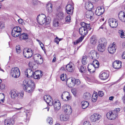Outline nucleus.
Instances as JSON below:
<instances>
[{
    "mask_svg": "<svg viewBox=\"0 0 125 125\" xmlns=\"http://www.w3.org/2000/svg\"><path fill=\"white\" fill-rule=\"evenodd\" d=\"M18 95H21V98H22L23 97L24 93L23 92H21V93H18Z\"/></svg>",
    "mask_w": 125,
    "mask_h": 125,
    "instance_id": "680f3d73",
    "label": "nucleus"
},
{
    "mask_svg": "<svg viewBox=\"0 0 125 125\" xmlns=\"http://www.w3.org/2000/svg\"><path fill=\"white\" fill-rule=\"evenodd\" d=\"M5 88V85L4 84H1L0 85V89L1 90H3Z\"/></svg>",
    "mask_w": 125,
    "mask_h": 125,
    "instance_id": "13d9d810",
    "label": "nucleus"
},
{
    "mask_svg": "<svg viewBox=\"0 0 125 125\" xmlns=\"http://www.w3.org/2000/svg\"><path fill=\"white\" fill-rule=\"evenodd\" d=\"M109 76L108 73L103 72L100 75V78L102 80H105L108 78Z\"/></svg>",
    "mask_w": 125,
    "mask_h": 125,
    "instance_id": "5701e85b",
    "label": "nucleus"
},
{
    "mask_svg": "<svg viewBox=\"0 0 125 125\" xmlns=\"http://www.w3.org/2000/svg\"><path fill=\"white\" fill-rule=\"evenodd\" d=\"M108 23L109 26L112 28H115L118 25L117 21L113 18H110L109 19Z\"/></svg>",
    "mask_w": 125,
    "mask_h": 125,
    "instance_id": "0eeeda50",
    "label": "nucleus"
},
{
    "mask_svg": "<svg viewBox=\"0 0 125 125\" xmlns=\"http://www.w3.org/2000/svg\"><path fill=\"white\" fill-rule=\"evenodd\" d=\"M92 12L91 11H87L85 14V17L87 18L90 19L92 20H93V17L91 15Z\"/></svg>",
    "mask_w": 125,
    "mask_h": 125,
    "instance_id": "393cba45",
    "label": "nucleus"
},
{
    "mask_svg": "<svg viewBox=\"0 0 125 125\" xmlns=\"http://www.w3.org/2000/svg\"><path fill=\"white\" fill-rule=\"evenodd\" d=\"M38 72L37 71H35L34 73V74L32 77H33L35 79H39L40 78V77L38 73Z\"/></svg>",
    "mask_w": 125,
    "mask_h": 125,
    "instance_id": "f704fd0d",
    "label": "nucleus"
},
{
    "mask_svg": "<svg viewBox=\"0 0 125 125\" xmlns=\"http://www.w3.org/2000/svg\"><path fill=\"white\" fill-rule=\"evenodd\" d=\"M22 85L24 90L28 93L32 92L35 87L34 82L31 80H24Z\"/></svg>",
    "mask_w": 125,
    "mask_h": 125,
    "instance_id": "f257e3e1",
    "label": "nucleus"
},
{
    "mask_svg": "<svg viewBox=\"0 0 125 125\" xmlns=\"http://www.w3.org/2000/svg\"><path fill=\"white\" fill-rule=\"evenodd\" d=\"M119 108H116L113 111H110L107 113L106 116L107 118L110 120L115 119L118 116V113L120 111Z\"/></svg>",
    "mask_w": 125,
    "mask_h": 125,
    "instance_id": "7ed1b4c3",
    "label": "nucleus"
},
{
    "mask_svg": "<svg viewBox=\"0 0 125 125\" xmlns=\"http://www.w3.org/2000/svg\"><path fill=\"white\" fill-rule=\"evenodd\" d=\"M93 62V63L90 64H88V65L90 67H93V68H97L98 67V66L97 64H95V63H98V62L95 59L94 60Z\"/></svg>",
    "mask_w": 125,
    "mask_h": 125,
    "instance_id": "cd10ccee",
    "label": "nucleus"
},
{
    "mask_svg": "<svg viewBox=\"0 0 125 125\" xmlns=\"http://www.w3.org/2000/svg\"><path fill=\"white\" fill-rule=\"evenodd\" d=\"M16 48L17 53H20L21 52L20 46L19 45H17Z\"/></svg>",
    "mask_w": 125,
    "mask_h": 125,
    "instance_id": "49530a36",
    "label": "nucleus"
},
{
    "mask_svg": "<svg viewBox=\"0 0 125 125\" xmlns=\"http://www.w3.org/2000/svg\"><path fill=\"white\" fill-rule=\"evenodd\" d=\"M81 24L82 26L81 27H84L87 28H89L90 26V25L89 24H87L84 22H81Z\"/></svg>",
    "mask_w": 125,
    "mask_h": 125,
    "instance_id": "c9c22d12",
    "label": "nucleus"
},
{
    "mask_svg": "<svg viewBox=\"0 0 125 125\" xmlns=\"http://www.w3.org/2000/svg\"><path fill=\"white\" fill-rule=\"evenodd\" d=\"M11 96L12 98H14L17 97V93L14 91H11L10 92Z\"/></svg>",
    "mask_w": 125,
    "mask_h": 125,
    "instance_id": "ea45409f",
    "label": "nucleus"
},
{
    "mask_svg": "<svg viewBox=\"0 0 125 125\" xmlns=\"http://www.w3.org/2000/svg\"><path fill=\"white\" fill-rule=\"evenodd\" d=\"M97 92L94 91L92 95V100L93 102H95L97 98Z\"/></svg>",
    "mask_w": 125,
    "mask_h": 125,
    "instance_id": "7c9ffc66",
    "label": "nucleus"
},
{
    "mask_svg": "<svg viewBox=\"0 0 125 125\" xmlns=\"http://www.w3.org/2000/svg\"><path fill=\"white\" fill-rule=\"evenodd\" d=\"M116 47L115 44L110 45L108 48V50L109 52L111 54H113L115 52Z\"/></svg>",
    "mask_w": 125,
    "mask_h": 125,
    "instance_id": "a211bd4d",
    "label": "nucleus"
},
{
    "mask_svg": "<svg viewBox=\"0 0 125 125\" xmlns=\"http://www.w3.org/2000/svg\"><path fill=\"white\" fill-rule=\"evenodd\" d=\"M69 92H63L61 95V98L64 101L66 100V98L67 96L68 95Z\"/></svg>",
    "mask_w": 125,
    "mask_h": 125,
    "instance_id": "473e14b6",
    "label": "nucleus"
},
{
    "mask_svg": "<svg viewBox=\"0 0 125 125\" xmlns=\"http://www.w3.org/2000/svg\"><path fill=\"white\" fill-rule=\"evenodd\" d=\"M118 33L120 37L122 38H125V33H124L123 31L121 30L118 31Z\"/></svg>",
    "mask_w": 125,
    "mask_h": 125,
    "instance_id": "e433bc0d",
    "label": "nucleus"
},
{
    "mask_svg": "<svg viewBox=\"0 0 125 125\" xmlns=\"http://www.w3.org/2000/svg\"><path fill=\"white\" fill-rule=\"evenodd\" d=\"M97 52L95 51H91L89 53V56L93 60L96 59L98 58Z\"/></svg>",
    "mask_w": 125,
    "mask_h": 125,
    "instance_id": "ddd939ff",
    "label": "nucleus"
},
{
    "mask_svg": "<svg viewBox=\"0 0 125 125\" xmlns=\"http://www.w3.org/2000/svg\"><path fill=\"white\" fill-rule=\"evenodd\" d=\"M71 20V17L70 15H68L66 17L65 21L66 22H70Z\"/></svg>",
    "mask_w": 125,
    "mask_h": 125,
    "instance_id": "864d4df0",
    "label": "nucleus"
},
{
    "mask_svg": "<svg viewBox=\"0 0 125 125\" xmlns=\"http://www.w3.org/2000/svg\"><path fill=\"white\" fill-rule=\"evenodd\" d=\"M89 28H87L83 27H81L79 29V32L80 34L82 36H84L88 33V29Z\"/></svg>",
    "mask_w": 125,
    "mask_h": 125,
    "instance_id": "f8f14e48",
    "label": "nucleus"
},
{
    "mask_svg": "<svg viewBox=\"0 0 125 125\" xmlns=\"http://www.w3.org/2000/svg\"><path fill=\"white\" fill-rule=\"evenodd\" d=\"M23 55L26 58H31L33 55L32 50L31 49H24L23 50Z\"/></svg>",
    "mask_w": 125,
    "mask_h": 125,
    "instance_id": "423d86ee",
    "label": "nucleus"
},
{
    "mask_svg": "<svg viewBox=\"0 0 125 125\" xmlns=\"http://www.w3.org/2000/svg\"><path fill=\"white\" fill-rule=\"evenodd\" d=\"M66 82L68 84L69 87L71 88L73 87L75 84L78 85L80 83V82L79 79H76L74 78L68 79Z\"/></svg>",
    "mask_w": 125,
    "mask_h": 125,
    "instance_id": "20e7f679",
    "label": "nucleus"
},
{
    "mask_svg": "<svg viewBox=\"0 0 125 125\" xmlns=\"http://www.w3.org/2000/svg\"><path fill=\"white\" fill-rule=\"evenodd\" d=\"M28 35L27 34L23 33L21 34L19 38L21 40H26L28 38Z\"/></svg>",
    "mask_w": 125,
    "mask_h": 125,
    "instance_id": "c756f323",
    "label": "nucleus"
},
{
    "mask_svg": "<svg viewBox=\"0 0 125 125\" xmlns=\"http://www.w3.org/2000/svg\"><path fill=\"white\" fill-rule=\"evenodd\" d=\"M104 10V9L103 7H99L96 9L95 13L98 16H99L103 14Z\"/></svg>",
    "mask_w": 125,
    "mask_h": 125,
    "instance_id": "9b49d317",
    "label": "nucleus"
},
{
    "mask_svg": "<svg viewBox=\"0 0 125 125\" xmlns=\"http://www.w3.org/2000/svg\"><path fill=\"white\" fill-rule=\"evenodd\" d=\"M34 73L33 71L31 69H31H26L25 72V74L27 75V77L29 78H31L32 77L34 74Z\"/></svg>",
    "mask_w": 125,
    "mask_h": 125,
    "instance_id": "2eb2a0df",
    "label": "nucleus"
},
{
    "mask_svg": "<svg viewBox=\"0 0 125 125\" xmlns=\"http://www.w3.org/2000/svg\"><path fill=\"white\" fill-rule=\"evenodd\" d=\"M87 57L86 56H83L82 59V63L83 65H85L87 64Z\"/></svg>",
    "mask_w": 125,
    "mask_h": 125,
    "instance_id": "58836bf2",
    "label": "nucleus"
},
{
    "mask_svg": "<svg viewBox=\"0 0 125 125\" xmlns=\"http://www.w3.org/2000/svg\"><path fill=\"white\" fill-rule=\"evenodd\" d=\"M61 39H59L58 37H56L54 40V42L57 44H58L59 43V42L61 40Z\"/></svg>",
    "mask_w": 125,
    "mask_h": 125,
    "instance_id": "5fc2aeb1",
    "label": "nucleus"
},
{
    "mask_svg": "<svg viewBox=\"0 0 125 125\" xmlns=\"http://www.w3.org/2000/svg\"><path fill=\"white\" fill-rule=\"evenodd\" d=\"M90 42L93 45L96 44L97 42V40L96 36L93 35L90 38Z\"/></svg>",
    "mask_w": 125,
    "mask_h": 125,
    "instance_id": "c85d7f7f",
    "label": "nucleus"
},
{
    "mask_svg": "<svg viewBox=\"0 0 125 125\" xmlns=\"http://www.w3.org/2000/svg\"><path fill=\"white\" fill-rule=\"evenodd\" d=\"M21 34V32H18L13 31H12L11 34L13 36L16 37L18 36Z\"/></svg>",
    "mask_w": 125,
    "mask_h": 125,
    "instance_id": "79ce46f5",
    "label": "nucleus"
},
{
    "mask_svg": "<svg viewBox=\"0 0 125 125\" xmlns=\"http://www.w3.org/2000/svg\"><path fill=\"white\" fill-rule=\"evenodd\" d=\"M63 108L65 113L69 115L72 112V109L71 107L69 105H64Z\"/></svg>",
    "mask_w": 125,
    "mask_h": 125,
    "instance_id": "4468645a",
    "label": "nucleus"
},
{
    "mask_svg": "<svg viewBox=\"0 0 125 125\" xmlns=\"http://www.w3.org/2000/svg\"><path fill=\"white\" fill-rule=\"evenodd\" d=\"M86 69V67L84 65H82L80 68L81 72L82 73L85 72Z\"/></svg>",
    "mask_w": 125,
    "mask_h": 125,
    "instance_id": "de8ad7c7",
    "label": "nucleus"
},
{
    "mask_svg": "<svg viewBox=\"0 0 125 125\" xmlns=\"http://www.w3.org/2000/svg\"><path fill=\"white\" fill-rule=\"evenodd\" d=\"M74 7L73 5L71 4H68L66 6V11L68 14H73Z\"/></svg>",
    "mask_w": 125,
    "mask_h": 125,
    "instance_id": "1a4fd4ad",
    "label": "nucleus"
},
{
    "mask_svg": "<svg viewBox=\"0 0 125 125\" xmlns=\"http://www.w3.org/2000/svg\"><path fill=\"white\" fill-rule=\"evenodd\" d=\"M14 123V121L10 119H6L4 121L5 125H13Z\"/></svg>",
    "mask_w": 125,
    "mask_h": 125,
    "instance_id": "b1692460",
    "label": "nucleus"
},
{
    "mask_svg": "<svg viewBox=\"0 0 125 125\" xmlns=\"http://www.w3.org/2000/svg\"><path fill=\"white\" fill-rule=\"evenodd\" d=\"M66 68L68 71L71 72H73L74 69L72 63L68 64L66 66Z\"/></svg>",
    "mask_w": 125,
    "mask_h": 125,
    "instance_id": "6ab92c4d",
    "label": "nucleus"
},
{
    "mask_svg": "<svg viewBox=\"0 0 125 125\" xmlns=\"http://www.w3.org/2000/svg\"><path fill=\"white\" fill-rule=\"evenodd\" d=\"M101 118L100 115L97 114H94L91 116V120L92 122H95L98 121Z\"/></svg>",
    "mask_w": 125,
    "mask_h": 125,
    "instance_id": "9d476101",
    "label": "nucleus"
},
{
    "mask_svg": "<svg viewBox=\"0 0 125 125\" xmlns=\"http://www.w3.org/2000/svg\"><path fill=\"white\" fill-rule=\"evenodd\" d=\"M112 65L114 68L119 69L121 67V62L120 61H115L113 63Z\"/></svg>",
    "mask_w": 125,
    "mask_h": 125,
    "instance_id": "f3484780",
    "label": "nucleus"
},
{
    "mask_svg": "<svg viewBox=\"0 0 125 125\" xmlns=\"http://www.w3.org/2000/svg\"><path fill=\"white\" fill-rule=\"evenodd\" d=\"M38 22L41 25H42L49 24L51 21L50 18L49 17H46V16L43 14H41L38 15L37 18Z\"/></svg>",
    "mask_w": 125,
    "mask_h": 125,
    "instance_id": "f03ea898",
    "label": "nucleus"
},
{
    "mask_svg": "<svg viewBox=\"0 0 125 125\" xmlns=\"http://www.w3.org/2000/svg\"><path fill=\"white\" fill-rule=\"evenodd\" d=\"M105 46L99 43L98 45L97 49L98 51L101 52H103L105 50Z\"/></svg>",
    "mask_w": 125,
    "mask_h": 125,
    "instance_id": "bb28decb",
    "label": "nucleus"
},
{
    "mask_svg": "<svg viewBox=\"0 0 125 125\" xmlns=\"http://www.w3.org/2000/svg\"><path fill=\"white\" fill-rule=\"evenodd\" d=\"M60 78L62 81H67L66 75V74H63L61 75Z\"/></svg>",
    "mask_w": 125,
    "mask_h": 125,
    "instance_id": "c03bdc74",
    "label": "nucleus"
},
{
    "mask_svg": "<svg viewBox=\"0 0 125 125\" xmlns=\"http://www.w3.org/2000/svg\"><path fill=\"white\" fill-rule=\"evenodd\" d=\"M99 0H88L91 3H95Z\"/></svg>",
    "mask_w": 125,
    "mask_h": 125,
    "instance_id": "69168bd1",
    "label": "nucleus"
},
{
    "mask_svg": "<svg viewBox=\"0 0 125 125\" xmlns=\"http://www.w3.org/2000/svg\"><path fill=\"white\" fill-rule=\"evenodd\" d=\"M71 96L70 95V94L69 93L68 95L66 97V98L67 99V101L70 100L71 99Z\"/></svg>",
    "mask_w": 125,
    "mask_h": 125,
    "instance_id": "e2e57ef3",
    "label": "nucleus"
},
{
    "mask_svg": "<svg viewBox=\"0 0 125 125\" xmlns=\"http://www.w3.org/2000/svg\"><path fill=\"white\" fill-rule=\"evenodd\" d=\"M82 107L83 109L86 108L89 105V104L88 102L86 101H83L82 102Z\"/></svg>",
    "mask_w": 125,
    "mask_h": 125,
    "instance_id": "2f4dec72",
    "label": "nucleus"
},
{
    "mask_svg": "<svg viewBox=\"0 0 125 125\" xmlns=\"http://www.w3.org/2000/svg\"><path fill=\"white\" fill-rule=\"evenodd\" d=\"M10 74L14 78L18 77L20 74V71L18 68L17 67L13 68L11 70Z\"/></svg>",
    "mask_w": 125,
    "mask_h": 125,
    "instance_id": "39448f33",
    "label": "nucleus"
},
{
    "mask_svg": "<svg viewBox=\"0 0 125 125\" xmlns=\"http://www.w3.org/2000/svg\"><path fill=\"white\" fill-rule=\"evenodd\" d=\"M41 56L39 54H36L33 56V59L35 62L38 60L39 58H41Z\"/></svg>",
    "mask_w": 125,
    "mask_h": 125,
    "instance_id": "37998d69",
    "label": "nucleus"
},
{
    "mask_svg": "<svg viewBox=\"0 0 125 125\" xmlns=\"http://www.w3.org/2000/svg\"><path fill=\"white\" fill-rule=\"evenodd\" d=\"M12 31H16L18 32H21V28L19 26L14 27Z\"/></svg>",
    "mask_w": 125,
    "mask_h": 125,
    "instance_id": "a19ab883",
    "label": "nucleus"
},
{
    "mask_svg": "<svg viewBox=\"0 0 125 125\" xmlns=\"http://www.w3.org/2000/svg\"><path fill=\"white\" fill-rule=\"evenodd\" d=\"M29 67L33 69H34V67L35 66H36V65L33 64V63L31 62H29Z\"/></svg>",
    "mask_w": 125,
    "mask_h": 125,
    "instance_id": "603ef678",
    "label": "nucleus"
},
{
    "mask_svg": "<svg viewBox=\"0 0 125 125\" xmlns=\"http://www.w3.org/2000/svg\"><path fill=\"white\" fill-rule=\"evenodd\" d=\"M122 100L123 101L124 103L125 104V93L123 97Z\"/></svg>",
    "mask_w": 125,
    "mask_h": 125,
    "instance_id": "774afa93",
    "label": "nucleus"
},
{
    "mask_svg": "<svg viewBox=\"0 0 125 125\" xmlns=\"http://www.w3.org/2000/svg\"><path fill=\"white\" fill-rule=\"evenodd\" d=\"M91 97V94L88 92H86L84 93L83 96V98L86 100L89 99Z\"/></svg>",
    "mask_w": 125,
    "mask_h": 125,
    "instance_id": "72a5a7b5",
    "label": "nucleus"
},
{
    "mask_svg": "<svg viewBox=\"0 0 125 125\" xmlns=\"http://www.w3.org/2000/svg\"><path fill=\"white\" fill-rule=\"evenodd\" d=\"M85 7L86 9L88 10H90L93 8V5L90 2H87L85 3Z\"/></svg>",
    "mask_w": 125,
    "mask_h": 125,
    "instance_id": "aec40b11",
    "label": "nucleus"
},
{
    "mask_svg": "<svg viewBox=\"0 0 125 125\" xmlns=\"http://www.w3.org/2000/svg\"><path fill=\"white\" fill-rule=\"evenodd\" d=\"M87 68L88 71L90 73H93L94 72V69L95 68H93V67H90V66H89L88 65V66Z\"/></svg>",
    "mask_w": 125,
    "mask_h": 125,
    "instance_id": "a18cd8bd",
    "label": "nucleus"
},
{
    "mask_svg": "<svg viewBox=\"0 0 125 125\" xmlns=\"http://www.w3.org/2000/svg\"><path fill=\"white\" fill-rule=\"evenodd\" d=\"M45 101L49 105L52 106L53 104V102L50 96L48 95H45L44 96Z\"/></svg>",
    "mask_w": 125,
    "mask_h": 125,
    "instance_id": "6e6552de",
    "label": "nucleus"
},
{
    "mask_svg": "<svg viewBox=\"0 0 125 125\" xmlns=\"http://www.w3.org/2000/svg\"><path fill=\"white\" fill-rule=\"evenodd\" d=\"M38 64H42L43 62V60L42 59V57L41 58H39L38 60H37L36 62Z\"/></svg>",
    "mask_w": 125,
    "mask_h": 125,
    "instance_id": "3c124183",
    "label": "nucleus"
},
{
    "mask_svg": "<svg viewBox=\"0 0 125 125\" xmlns=\"http://www.w3.org/2000/svg\"><path fill=\"white\" fill-rule=\"evenodd\" d=\"M83 125H91V124L89 123V121H85L84 122Z\"/></svg>",
    "mask_w": 125,
    "mask_h": 125,
    "instance_id": "0e129e2a",
    "label": "nucleus"
},
{
    "mask_svg": "<svg viewBox=\"0 0 125 125\" xmlns=\"http://www.w3.org/2000/svg\"><path fill=\"white\" fill-rule=\"evenodd\" d=\"M69 115L66 114H62L60 116V119L62 121H67L69 118Z\"/></svg>",
    "mask_w": 125,
    "mask_h": 125,
    "instance_id": "4be33fe9",
    "label": "nucleus"
},
{
    "mask_svg": "<svg viewBox=\"0 0 125 125\" xmlns=\"http://www.w3.org/2000/svg\"><path fill=\"white\" fill-rule=\"evenodd\" d=\"M99 43H100L105 46L107 43V41L105 38H103L100 40Z\"/></svg>",
    "mask_w": 125,
    "mask_h": 125,
    "instance_id": "4c0bfd02",
    "label": "nucleus"
},
{
    "mask_svg": "<svg viewBox=\"0 0 125 125\" xmlns=\"http://www.w3.org/2000/svg\"><path fill=\"white\" fill-rule=\"evenodd\" d=\"M119 18L120 20L122 22H124L125 21V16Z\"/></svg>",
    "mask_w": 125,
    "mask_h": 125,
    "instance_id": "052dcab7",
    "label": "nucleus"
},
{
    "mask_svg": "<svg viewBox=\"0 0 125 125\" xmlns=\"http://www.w3.org/2000/svg\"><path fill=\"white\" fill-rule=\"evenodd\" d=\"M56 16L57 19H62L64 16V15L62 11H57L56 14Z\"/></svg>",
    "mask_w": 125,
    "mask_h": 125,
    "instance_id": "412c9836",
    "label": "nucleus"
},
{
    "mask_svg": "<svg viewBox=\"0 0 125 125\" xmlns=\"http://www.w3.org/2000/svg\"><path fill=\"white\" fill-rule=\"evenodd\" d=\"M98 95L100 97H102L104 95V93L102 91H99L98 93Z\"/></svg>",
    "mask_w": 125,
    "mask_h": 125,
    "instance_id": "4d7b16f0",
    "label": "nucleus"
},
{
    "mask_svg": "<svg viewBox=\"0 0 125 125\" xmlns=\"http://www.w3.org/2000/svg\"><path fill=\"white\" fill-rule=\"evenodd\" d=\"M53 106L55 110L58 111L61 108V104L59 100H55L53 102Z\"/></svg>",
    "mask_w": 125,
    "mask_h": 125,
    "instance_id": "dca6fc26",
    "label": "nucleus"
},
{
    "mask_svg": "<svg viewBox=\"0 0 125 125\" xmlns=\"http://www.w3.org/2000/svg\"><path fill=\"white\" fill-rule=\"evenodd\" d=\"M47 122H48L50 125H52L53 123L52 119L51 117H49L47 120Z\"/></svg>",
    "mask_w": 125,
    "mask_h": 125,
    "instance_id": "8fccbe9b",
    "label": "nucleus"
},
{
    "mask_svg": "<svg viewBox=\"0 0 125 125\" xmlns=\"http://www.w3.org/2000/svg\"><path fill=\"white\" fill-rule=\"evenodd\" d=\"M53 26L55 27H58L59 25V22L55 20H54L53 21Z\"/></svg>",
    "mask_w": 125,
    "mask_h": 125,
    "instance_id": "09e8293b",
    "label": "nucleus"
},
{
    "mask_svg": "<svg viewBox=\"0 0 125 125\" xmlns=\"http://www.w3.org/2000/svg\"><path fill=\"white\" fill-rule=\"evenodd\" d=\"M4 28V24L3 22H0V28L1 29H3Z\"/></svg>",
    "mask_w": 125,
    "mask_h": 125,
    "instance_id": "bf43d9fd",
    "label": "nucleus"
},
{
    "mask_svg": "<svg viewBox=\"0 0 125 125\" xmlns=\"http://www.w3.org/2000/svg\"><path fill=\"white\" fill-rule=\"evenodd\" d=\"M84 36H82L78 40L79 41V42H80L82 41L83 40V38Z\"/></svg>",
    "mask_w": 125,
    "mask_h": 125,
    "instance_id": "338daca9",
    "label": "nucleus"
},
{
    "mask_svg": "<svg viewBox=\"0 0 125 125\" xmlns=\"http://www.w3.org/2000/svg\"><path fill=\"white\" fill-rule=\"evenodd\" d=\"M52 5L51 3H48L46 5V7L48 12L50 13L52 11Z\"/></svg>",
    "mask_w": 125,
    "mask_h": 125,
    "instance_id": "a878e982",
    "label": "nucleus"
},
{
    "mask_svg": "<svg viewBox=\"0 0 125 125\" xmlns=\"http://www.w3.org/2000/svg\"><path fill=\"white\" fill-rule=\"evenodd\" d=\"M125 16V14L124 12L121 11H120L118 14V17L120 18L122 17Z\"/></svg>",
    "mask_w": 125,
    "mask_h": 125,
    "instance_id": "6e6d98bb",
    "label": "nucleus"
}]
</instances>
